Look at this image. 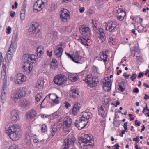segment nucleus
Listing matches in <instances>:
<instances>
[{
	"mask_svg": "<svg viewBox=\"0 0 149 149\" xmlns=\"http://www.w3.org/2000/svg\"><path fill=\"white\" fill-rule=\"evenodd\" d=\"M99 114L103 118L105 117L107 113L106 108L104 105H102L98 109Z\"/></svg>",
	"mask_w": 149,
	"mask_h": 149,
	"instance_id": "a211bd4d",
	"label": "nucleus"
},
{
	"mask_svg": "<svg viewBox=\"0 0 149 149\" xmlns=\"http://www.w3.org/2000/svg\"><path fill=\"white\" fill-rule=\"evenodd\" d=\"M98 33V38L101 41V42H104L105 40V34L103 32V30L102 29L100 28L97 30L96 31Z\"/></svg>",
	"mask_w": 149,
	"mask_h": 149,
	"instance_id": "2eb2a0df",
	"label": "nucleus"
},
{
	"mask_svg": "<svg viewBox=\"0 0 149 149\" xmlns=\"http://www.w3.org/2000/svg\"><path fill=\"white\" fill-rule=\"evenodd\" d=\"M2 69V71L1 73V77H3V78H4L6 75V65L4 63L3 64Z\"/></svg>",
	"mask_w": 149,
	"mask_h": 149,
	"instance_id": "f704fd0d",
	"label": "nucleus"
},
{
	"mask_svg": "<svg viewBox=\"0 0 149 149\" xmlns=\"http://www.w3.org/2000/svg\"><path fill=\"white\" fill-rule=\"evenodd\" d=\"M16 47H14V46H12V45H10V47L9 48V49L7 52L6 55H12L13 54V51Z\"/></svg>",
	"mask_w": 149,
	"mask_h": 149,
	"instance_id": "e433bc0d",
	"label": "nucleus"
},
{
	"mask_svg": "<svg viewBox=\"0 0 149 149\" xmlns=\"http://www.w3.org/2000/svg\"><path fill=\"white\" fill-rule=\"evenodd\" d=\"M78 91L76 89L74 88L71 90L70 91V94H72L73 96L77 97H78L79 94Z\"/></svg>",
	"mask_w": 149,
	"mask_h": 149,
	"instance_id": "72a5a7b5",
	"label": "nucleus"
},
{
	"mask_svg": "<svg viewBox=\"0 0 149 149\" xmlns=\"http://www.w3.org/2000/svg\"><path fill=\"white\" fill-rule=\"evenodd\" d=\"M57 61L54 59H53L50 64V68H57Z\"/></svg>",
	"mask_w": 149,
	"mask_h": 149,
	"instance_id": "7c9ffc66",
	"label": "nucleus"
},
{
	"mask_svg": "<svg viewBox=\"0 0 149 149\" xmlns=\"http://www.w3.org/2000/svg\"><path fill=\"white\" fill-rule=\"evenodd\" d=\"M89 39L86 37H81L80 40V42L84 45H86L88 46L89 45L87 44Z\"/></svg>",
	"mask_w": 149,
	"mask_h": 149,
	"instance_id": "2f4dec72",
	"label": "nucleus"
},
{
	"mask_svg": "<svg viewBox=\"0 0 149 149\" xmlns=\"http://www.w3.org/2000/svg\"><path fill=\"white\" fill-rule=\"evenodd\" d=\"M100 57L101 59L103 60L104 62H106L107 58V55L106 52L104 51H102L100 53Z\"/></svg>",
	"mask_w": 149,
	"mask_h": 149,
	"instance_id": "bb28decb",
	"label": "nucleus"
},
{
	"mask_svg": "<svg viewBox=\"0 0 149 149\" xmlns=\"http://www.w3.org/2000/svg\"><path fill=\"white\" fill-rule=\"evenodd\" d=\"M72 123V120L69 117H65L64 119L62 126L64 131H68L69 128L70 127Z\"/></svg>",
	"mask_w": 149,
	"mask_h": 149,
	"instance_id": "0eeeda50",
	"label": "nucleus"
},
{
	"mask_svg": "<svg viewBox=\"0 0 149 149\" xmlns=\"http://www.w3.org/2000/svg\"><path fill=\"white\" fill-rule=\"evenodd\" d=\"M133 141H136V142H138L139 141V136H137L136 138H134L133 139Z\"/></svg>",
	"mask_w": 149,
	"mask_h": 149,
	"instance_id": "13d9d810",
	"label": "nucleus"
},
{
	"mask_svg": "<svg viewBox=\"0 0 149 149\" xmlns=\"http://www.w3.org/2000/svg\"><path fill=\"white\" fill-rule=\"evenodd\" d=\"M7 30L6 33L8 34H10L11 33V28L10 27L8 26L6 29Z\"/></svg>",
	"mask_w": 149,
	"mask_h": 149,
	"instance_id": "de8ad7c7",
	"label": "nucleus"
},
{
	"mask_svg": "<svg viewBox=\"0 0 149 149\" xmlns=\"http://www.w3.org/2000/svg\"><path fill=\"white\" fill-rule=\"evenodd\" d=\"M25 95L24 91L20 90H19L15 93H13L11 95L12 100L16 102H18L20 101V98Z\"/></svg>",
	"mask_w": 149,
	"mask_h": 149,
	"instance_id": "423d86ee",
	"label": "nucleus"
},
{
	"mask_svg": "<svg viewBox=\"0 0 149 149\" xmlns=\"http://www.w3.org/2000/svg\"><path fill=\"white\" fill-rule=\"evenodd\" d=\"M38 24L36 22H33L31 26L29 28V31L31 34H37L39 31L38 28Z\"/></svg>",
	"mask_w": 149,
	"mask_h": 149,
	"instance_id": "9b49d317",
	"label": "nucleus"
},
{
	"mask_svg": "<svg viewBox=\"0 0 149 149\" xmlns=\"http://www.w3.org/2000/svg\"><path fill=\"white\" fill-rule=\"evenodd\" d=\"M87 121L85 120H81V118L79 120L78 128L79 130H81L84 127L87 125Z\"/></svg>",
	"mask_w": 149,
	"mask_h": 149,
	"instance_id": "412c9836",
	"label": "nucleus"
},
{
	"mask_svg": "<svg viewBox=\"0 0 149 149\" xmlns=\"http://www.w3.org/2000/svg\"><path fill=\"white\" fill-rule=\"evenodd\" d=\"M30 102L26 99L24 100L21 103V106L22 107H25L29 105Z\"/></svg>",
	"mask_w": 149,
	"mask_h": 149,
	"instance_id": "473e14b6",
	"label": "nucleus"
},
{
	"mask_svg": "<svg viewBox=\"0 0 149 149\" xmlns=\"http://www.w3.org/2000/svg\"><path fill=\"white\" fill-rule=\"evenodd\" d=\"M138 50V47L136 46L134 47L131 49V51L134 52V56H135V53L137 52Z\"/></svg>",
	"mask_w": 149,
	"mask_h": 149,
	"instance_id": "c03bdc74",
	"label": "nucleus"
},
{
	"mask_svg": "<svg viewBox=\"0 0 149 149\" xmlns=\"http://www.w3.org/2000/svg\"><path fill=\"white\" fill-rule=\"evenodd\" d=\"M66 54L68 56V57L70 58L72 60L73 58V56H72L70 54L67 53L65 52Z\"/></svg>",
	"mask_w": 149,
	"mask_h": 149,
	"instance_id": "4d7b16f0",
	"label": "nucleus"
},
{
	"mask_svg": "<svg viewBox=\"0 0 149 149\" xmlns=\"http://www.w3.org/2000/svg\"><path fill=\"white\" fill-rule=\"evenodd\" d=\"M42 94L41 93H40L36 95L35 97L36 100L37 101H39L42 98Z\"/></svg>",
	"mask_w": 149,
	"mask_h": 149,
	"instance_id": "4c0bfd02",
	"label": "nucleus"
},
{
	"mask_svg": "<svg viewBox=\"0 0 149 149\" xmlns=\"http://www.w3.org/2000/svg\"><path fill=\"white\" fill-rule=\"evenodd\" d=\"M106 29L110 32H113L116 29V23L115 22H111L105 26Z\"/></svg>",
	"mask_w": 149,
	"mask_h": 149,
	"instance_id": "9d476101",
	"label": "nucleus"
},
{
	"mask_svg": "<svg viewBox=\"0 0 149 149\" xmlns=\"http://www.w3.org/2000/svg\"><path fill=\"white\" fill-rule=\"evenodd\" d=\"M8 149H18L16 145L13 144L10 146Z\"/></svg>",
	"mask_w": 149,
	"mask_h": 149,
	"instance_id": "09e8293b",
	"label": "nucleus"
},
{
	"mask_svg": "<svg viewBox=\"0 0 149 149\" xmlns=\"http://www.w3.org/2000/svg\"><path fill=\"white\" fill-rule=\"evenodd\" d=\"M24 72H25L26 74H29L32 69V65L29 61L24 62V64L23 66Z\"/></svg>",
	"mask_w": 149,
	"mask_h": 149,
	"instance_id": "f8f14e48",
	"label": "nucleus"
},
{
	"mask_svg": "<svg viewBox=\"0 0 149 149\" xmlns=\"http://www.w3.org/2000/svg\"><path fill=\"white\" fill-rule=\"evenodd\" d=\"M6 93L4 91V89L2 91L1 95V100H4L6 97Z\"/></svg>",
	"mask_w": 149,
	"mask_h": 149,
	"instance_id": "ea45409f",
	"label": "nucleus"
},
{
	"mask_svg": "<svg viewBox=\"0 0 149 149\" xmlns=\"http://www.w3.org/2000/svg\"><path fill=\"white\" fill-rule=\"evenodd\" d=\"M117 15L118 18L119 20L120 21H122L124 17H122V16H121V15H119L118 14H117Z\"/></svg>",
	"mask_w": 149,
	"mask_h": 149,
	"instance_id": "8fccbe9b",
	"label": "nucleus"
},
{
	"mask_svg": "<svg viewBox=\"0 0 149 149\" xmlns=\"http://www.w3.org/2000/svg\"><path fill=\"white\" fill-rule=\"evenodd\" d=\"M80 32L84 36L90 35V29L89 27H86L84 25H82L79 29Z\"/></svg>",
	"mask_w": 149,
	"mask_h": 149,
	"instance_id": "4468645a",
	"label": "nucleus"
},
{
	"mask_svg": "<svg viewBox=\"0 0 149 149\" xmlns=\"http://www.w3.org/2000/svg\"><path fill=\"white\" fill-rule=\"evenodd\" d=\"M136 74L135 73H134L132 75L130 78L132 81H134L136 78Z\"/></svg>",
	"mask_w": 149,
	"mask_h": 149,
	"instance_id": "a18cd8bd",
	"label": "nucleus"
},
{
	"mask_svg": "<svg viewBox=\"0 0 149 149\" xmlns=\"http://www.w3.org/2000/svg\"><path fill=\"white\" fill-rule=\"evenodd\" d=\"M79 10V12L81 13H82L84 12L85 10V8L84 7H82L81 8H80Z\"/></svg>",
	"mask_w": 149,
	"mask_h": 149,
	"instance_id": "774afa93",
	"label": "nucleus"
},
{
	"mask_svg": "<svg viewBox=\"0 0 149 149\" xmlns=\"http://www.w3.org/2000/svg\"><path fill=\"white\" fill-rule=\"evenodd\" d=\"M36 115V112L34 110H32L29 111L27 114L28 118L31 119L33 118Z\"/></svg>",
	"mask_w": 149,
	"mask_h": 149,
	"instance_id": "b1692460",
	"label": "nucleus"
},
{
	"mask_svg": "<svg viewBox=\"0 0 149 149\" xmlns=\"http://www.w3.org/2000/svg\"><path fill=\"white\" fill-rule=\"evenodd\" d=\"M10 16L12 17H13L15 15V13L14 12L11 11L10 12Z\"/></svg>",
	"mask_w": 149,
	"mask_h": 149,
	"instance_id": "338daca9",
	"label": "nucleus"
},
{
	"mask_svg": "<svg viewBox=\"0 0 149 149\" xmlns=\"http://www.w3.org/2000/svg\"><path fill=\"white\" fill-rule=\"evenodd\" d=\"M24 58L25 60L29 61V55L28 54H24Z\"/></svg>",
	"mask_w": 149,
	"mask_h": 149,
	"instance_id": "37998d69",
	"label": "nucleus"
},
{
	"mask_svg": "<svg viewBox=\"0 0 149 149\" xmlns=\"http://www.w3.org/2000/svg\"><path fill=\"white\" fill-rule=\"evenodd\" d=\"M70 1L71 0H62V3L63 4H65L70 2Z\"/></svg>",
	"mask_w": 149,
	"mask_h": 149,
	"instance_id": "3c124183",
	"label": "nucleus"
},
{
	"mask_svg": "<svg viewBox=\"0 0 149 149\" xmlns=\"http://www.w3.org/2000/svg\"><path fill=\"white\" fill-rule=\"evenodd\" d=\"M93 136H89L88 134L85 135L84 137H80L79 138L78 143L84 148H86L90 145H92L93 142Z\"/></svg>",
	"mask_w": 149,
	"mask_h": 149,
	"instance_id": "f03ea898",
	"label": "nucleus"
},
{
	"mask_svg": "<svg viewBox=\"0 0 149 149\" xmlns=\"http://www.w3.org/2000/svg\"><path fill=\"white\" fill-rule=\"evenodd\" d=\"M144 75V73L143 72H140L139 73L138 76V77L140 78L141 77H142Z\"/></svg>",
	"mask_w": 149,
	"mask_h": 149,
	"instance_id": "69168bd1",
	"label": "nucleus"
},
{
	"mask_svg": "<svg viewBox=\"0 0 149 149\" xmlns=\"http://www.w3.org/2000/svg\"><path fill=\"white\" fill-rule=\"evenodd\" d=\"M135 124L136 125H137L138 126H139L140 125V124H141V123L140 121H138L137 120H136L135 121Z\"/></svg>",
	"mask_w": 149,
	"mask_h": 149,
	"instance_id": "052dcab7",
	"label": "nucleus"
},
{
	"mask_svg": "<svg viewBox=\"0 0 149 149\" xmlns=\"http://www.w3.org/2000/svg\"><path fill=\"white\" fill-rule=\"evenodd\" d=\"M36 51L38 56L39 57L42 56L44 52L43 47L42 46H38L37 48Z\"/></svg>",
	"mask_w": 149,
	"mask_h": 149,
	"instance_id": "5701e85b",
	"label": "nucleus"
},
{
	"mask_svg": "<svg viewBox=\"0 0 149 149\" xmlns=\"http://www.w3.org/2000/svg\"><path fill=\"white\" fill-rule=\"evenodd\" d=\"M18 112L17 110H13L10 113V116L12 120L17 121L19 118Z\"/></svg>",
	"mask_w": 149,
	"mask_h": 149,
	"instance_id": "f3484780",
	"label": "nucleus"
},
{
	"mask_svg": "<svg viewBox=\"0 0 149 149\" xmlns=\"http://www.w3.org/2000/svg\"><path fill=\"white\" fill-rule=\"evenodd\" d=\"M63 50L62 48L56 47L54 51L55 55L58 57H60L62 54Z\"/></svg>",
	"mask_w": 149,
	"mask_h": 149,
	"instance_id": "4be33fe9",
	"label": "nucleus"
},
{
	"mask_svg": "<svg viewBox=\"0 0 149 149\" xmlns=\"http://www.w3.org/2000/svg\"><path fill=\"white\" fill-rule=\"evenodd\" d=\"M68 78L72 82H75L78 79L77 76L71 73L68 74Z\"/></svg>",
	"mask_w": 149,
	"mask_h": 149,
	"instance_id": "a878e982",
	"label": "nucleus"
},
{
	"mask_svg": "<svg viewBox=\"0 0 149 149\" xmlns=\"http://www.w3.org/2000/svg\"><path fill=\"white\" fill-rule=\"evenodd\" d=\"M103 87L105 91H109L111 89V80L109 78H105L103 80Z\"/></svg>",
	"mask_w": 149,
	"mask_h": 149,
	"instance_id": "1a4fd4ad",
	"label": "nucleus"
},
{
	"mask_svg": "<svg viewBox=\"0 0 149 149\" xmlns=\"http://www.w3.org/2000/svg\"><path fill=\"white\" fill-rule=\"evenodd\" d=\"M59 101L58 97L57 95H56V98L55 99L52 100L53 102L56 104L58 103Z\"/></svg>",
	"mask_w": 149,
	"mask_h": 149,
	"instance_id": "49530a36",
	"label": "nucleus"
},
{
	"mask_svg": "<svg viewBox=\"0 0 149 149\" xmlns=\"http://www.w3.org/2000/svg\"><path fill=\"white\" fill-rule=\"evenodd\" d=\"M139 19L140 20H141L140 25H141V26H139L138 27V28H141V27H142V29H143V27L142 26V21H143V19L142 18H140Z\"/></svg>",
	"mask_w": 149,
	"mask_h": 149,
	"instance_id": "680f3d73",
	"label": "nucleus"
},
{
	"mask_svg": "<svg viewBox=\"0 0 149 149\" xmlns=\"http://www.w3.org/2000/svg\"><path fill=\"white\" fill-rule=\"evenodd\" d=\"M76 139L74 137H67L64 141L62 146L63 149H68L70 146L73 145Z\"/></svg>",
	"mask_w": 149,
	"mask_h": 149,
	"instance_id": "20e7f679",
	"label": "nucleus"
},
{
	"mask_svg": "<svg viewBox=\"0 0 149 149\" xmlns=\"http://www.w3.org/2000/svg\"><path fill=\"white\" fill-rule=\"evenodd\" d=\"M7 56V58L8 60L9 61H10L12 58V55H6Z\"/></svg>",
	"mask_w": 149,
	"mask_h": 149,
	"instance_id": "864d4df0",
	"label": "nucleus"
},
{
	"mask_svg": "<svg viewBox=\"0 0 149 149\" xmlns=\"http://www.w3.org/2000/svg\"><path fill=\"white\" fill-rule=\"evenodd\" d=\"M5 129L6 133L12 140H16L19 139L20 129L18 126L11 123L6 125Z\"/></svg>",
	"mask_w": 149,
	"mask_h": 149,
	"instance_id": "f257e3e1",
	"label": "nucleus"
},
{
	"mask_svg": "<svg viewBox=\"0 0 149 149\" xmlns=\"http://www.w3.org/2000/svg\"><path fill=\"white\" fill-rule=\"evenodd\" d=\"M139 90L137 88H134L133 90V92L134 93H138L139 92Z\"/></svg>",
	"mask_w": 149,
	"mask_h": 149,
	"instance_id": "0e129e2a",
	"label": "nucleus"
},
{
	"mask_svg": "<svg viewBox=\"0 0 149 149\" xmlns=\"http://www.w3.org/2000/svg\"><path fill=\"white\" fill-rule=\"evenodd\" d=\"M80 107V104L78 102H75L72 109V112L74 115H76L79 112Z\"/></svg>",
	"mask_w": 149,
	"mask_h": 149,
	"instance_id": "6ab92c4d",
	"label": "nucleus"
},
{
	"mask_svg": "<svg viewBox=\"0 0 149 149\" xmlns=\"http://www.w3.org/2000/svg\"><path fill=\"white\" fill-rule=\"evenodd\" d=\"M65 107L67 108H68L70 106V104L67 102L65 103Z\"/></svg>",
	"mask_w": 149,
	"mask_h": 149,
	"instance_id": "bf43d9fd",
	"label": "nucleus"
},
{
	"mask_svg": "<svg viewBox=\"0 0 149 149\" xmlns=\"http://www.w3.org/2000/svg\"><path fill=\"white\" fill-rule=\"evenodd\" d=\"M41 3H42V4L43 5V6L44 7V4L45 3H46L47 1V0H41Z\"/></svg>",
	"mask_w": 149,
	"mask_h": 149,
	"instance_id": "e2e57ef3",
	"label": "nucleus"
},
{
	"mask_svg": "<svg viewBox=\"0 0 149 149\" xmlns=\"http://www.w3.org/2000/svg\"><path fill=\"white\" fill-rule=\"evenodd\" d=\"M59 128L57 124L56 123H55L52 126L51 133V135L52 136H53L55 134L56 132L59 129Z\"/></svg>",
	"mask_w": 149,
	"mask_h": 149,
	"instance_id": "393cba45",
	"label": "nucleus"
},
{
	"mask_svg": "<svg viewBox=\"0 0 149 149\" xmlns=\"http://www.w3.org/2000/svg\"><path fill=\"white\" fill-rule=\"evenodd\" d=\"M117 14L121 15L124 17L126 15V12L120 8H119L117 10Z\"/></svg>",
	"mask_w": 149,
	"mask_h": 149,
	"instance_id": "c9c22d12",
	"label": "nucleus"
},
{
	"mask_svg": "<svg viewBox=\"0 0 149 149\" xmlns=\"http://www.w3.org/2000/svg\"><path fill=\"white\" fill-rule=\"evenodd\" d=\"M52 51L49 52V50H47V55L49 56L50 57H51L52 56Z\"/></svg>",
	"mask_w": 149,
	"mask_h": 149,
	"instance_id": "5fc2aeb1",
	"label": "nucleus"
},
{
	"mask_svg": "<svg viewBox=\"0 0 149 149\" xmlns=\"http://www.w3.org/2000/svg\"><path fill=\"white\" fill-rule=\"evenodd\" d=\"M43 81L39 80L38 81L35 88L39 90L42 89L43 87Z\"/></svg>",
	"mask_w": 149,
	"mask_h": 149,
	"instance_id": "cd10ccee",
	"label": "nucleus"
},
{
	"mask_svg": "<svg viewBox=\"0 0 149 149\" xmlns=\"http://www.w3.org/2000/svg\"><path fill=\"white\" fill-rule=\"evenodd\" d=\"M86 79V82L88 85L90 87H93L96 86V84L98 81V79L93 78L92 76L88 75Z\"/></svg>",
	"mask_w": 149,
	"mask_h": 149,
	"instance_id": "6e6552de",
	"label": "nucleus"
},
{
	"mask_svg": "<svg viewBox=\"0 0 149 149\" xmlns=\"http://www.w3.org/2000/svg\"><path fill=\"white\" fill-rule=\"evenodd\" d=\"M125 89V88H123L122 86L121 85H119L118 90L121 91L123 92Z\"/></svg>",
	"mask_w": 149,
	"mask_h": 149,
	"instance_id": "603ef678",
	"label": "nucleus"
},
{
	"mask_svg": "<svg viewBox=\"0 0 149 149\" xmlns=\"http://www.w3.org/2000/svg\"><path fill=\"white\" fill-rule=\"evenodd\" d=\"M82 57L78 54H76L74 55L72 61L75 63H79V61L82 58Z\"/></svg>",
	"mask_w": 149,
	"mask_h": 149,
	"instance_id": "c85d7f7f",
	"label": "nucleus"
},
{
	"mask_svg": "<svg viewBox=\"0 0 149 149\" xmlns=\"http://www.w3.org/2000/svg\"><path fill=\"white\" fill-rule=\"evenodd\" d=\"M41 0H38L34 4L33 6L34 10H37V11H40L43 8V5L41 3Z\"/></svg>",
	"mask_w": 149,
	"mask_h": 149,
	"instance_id": "dca6fc26",
	"label": "nucleus"
},
{
	"mask_svg": "<svg viewBox=\"0 0 149 149\" xmlns=\"http://www.w3.org/2000/svg\"><path fill=\"white\" fill-rule=\"evenodd\" d=\"M15 79V83L16 84H21L26 80V77L23 74L19 73L17 74Z\"/></svg>",
	"mask_w": 149,
	"mask_h": 149,
	"instance_id": "ddd939ff",
	"label": "nucleus"
},
{
	"mask_svg": "<svg viewBox=\"0 0 149 149\" xmlns=\"http://www.w3.org/2000/svg\"><path fill=\"white\" fill-rule=\"evenodd\" d=\"M67 78L63 74H59L55 77L54 79V83L58 85H62L67 81Z\"/></svg>",
	"mask_w": 149,
	"mask_h": 149,
	"instance_id": "7ed1b4c3",
	"label": "nucleus"
},
{
	"mask_svg": "<svg viewBox=\"0 0 149 149\" xmlns=\"http://www.w3.org/2000/svg\"><path fill=\"white\" fill-rule=\"evenodd\" d=\"M83 114L82 115V116L81 117V120H85V117L87 116L89 114H88L87 111H86L85 112H83Z\"/></svg>",
	"mask_w": 149,
	"mask_h": 149,
	"instance_id": "58836bf2",
	"label": "nucleus"
},
{
	"mask_svg": "<svg viewBox=\"0 0 149 149\" xmlns=\"http://www.w3.org/2000/svg\"><path fill=\"white\" fill-rule=\"evenodd\" d=\"M25 17V14L20 13V18L22 20H24Z\"/></svg>",
	"mask_w": 149,
	"mask_h": 149,
	"instance_id": "6e6d98bb",
	"label": "nucleus"
},
{
	"mask_svg": "<svg viewBox=\"0 0 149 149\" xmlns=\"http://www.w3.org/2000/svg\"><path fill=\"white\" fill-rule=\"evenodd\" d=\"M18 34L17 33H14L12 36V40L11 41V45L14 46V47H17V43L18 40Z\"/></svg>",
	"mask_w": 149,
	"mask_h": 149,
	"instance_id": "aec40b11",
	"label": "nucleus"
},
{
	"mask_svg": "<svg viewBox=\"0 0 149 149\" xmlns=\"http://www.w3.org/2000/svg\"><path fill=\"white\" fill-rule=\"evenodd\" d=\"M69 12L66 9H63L61 11L60 18L63 22H67L70 18Z\"/></svg>",
	"mask_w": 149,
	"mask_h": 149,
	"instance_id": "39448f33",
	"label": "nucleus"
},
{
	"mask_svg": "<svg viewBox=\"0 0 149 149\" xmlns=\"http://www.w3.org/2000/svg\"><path fill=\"white\" fill-rule=\"evenodd\" d=\"M109 41L112 42L113 44L115 43L116 40L115 39L113 38L111 36H109Z\"/></svg>",
	"mask_w": 149,
	"mask_h": 149,
	"instance_id": "a19ab883",
	"label": "nucleus"
},
{
	"mask_svg": "<svg viewBox=\"0 0 149 149\" xmlns=\"http://www.w3.org/2000/svg\"><path fill=\"white\" fill-rule=\"evenodd\" d=\"M41 130L42 132H45L47 131V126L45 125H42L41 128Z\"/></svg>",
	"mask_w": 149,
	"mask_h": 149,
	"instance_id": "79ce46f5",
	"label": "nucleus"
},
{
	"mask_svg": "<svg viewBox=\"0 0 149 149\" xmlns=\"http://www.w3.org/2000/svg\"><path fill=\"white\" fill-rule=\"evenodd\" d=\"M29 61L31 63H34L37 61L38 59L37 56L34 55H29Z\"/></svg>",
	"mask_w": 149,
	"mask_h": 149,
	"instance_id": "c756f323",
	"label": "nucleus"
}]
</instances>
